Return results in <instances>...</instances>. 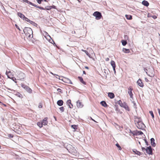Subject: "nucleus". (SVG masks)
Listing matches in <instances>:
<instances>
[{
  "instance_id": "nucleus-60",
  "label": "nucleus",
  "mask_w": 160,
  "mask_h": 160,
  "mask_svg": "<svg viewBox=\"0 0 160 160\" xmlns=\"http://www.w3.org/2000/svg\"><path fill=\"white\" fill-rule=\"evenodd\" d=\"M38 107L39 108H42V106L41 105H39Z\"/></svg>"
},
{
  "instance_id": "nucleus-49",
  "label": "nucleus",
  "mask_w": 160,
  "mask_h": 160,
  "mask_svg": "<svg viewBox=\"0 0 160 160\" xmlns=\"http://www.w3.org/2000/svg\"><path fill=\"white\" fill-rule=\"evenodd\" d=\"M124 38L125 39H128V36H127V35H124Z\"/></svg>"
},
{
  "instance_id": "nucleus-26",
  "label": "nucleus",
  "mask_w": 160,
  "mask_h": 160,
  "mask_svg": "<svg viewBox=\"0 0 160 160\" xmlns=\"http://www.w3.org/2000/svg\"><path fill=\"white\" fill-rule=\"evenodd\" d=\"M121 42H122V45L124 46L126 45L127 43V42L126 40H122Z\"/></svg>"
},
{
  "instance_id": "nucleus-37",
  "label": "nucleus",
  "mask_w": 160,
  "mask_h": 160,
  "mask_svg": "<svg viewBox=\"0 0 160 160\" xmlns=\"http://www.w3.org/2000/svg\"><path fill=\"white\" fill-rule=\"evenodd\" d=\"M130 132L132 134L134 135H137V134L136 133H135V132H132V131L131 130H130Z\"/></svg>"
},
{
  "instance_id": "nucleus-43",
  "label": "nucleus",
  "mask_w": 160,
  "mask_h": 160,
  "mask_svg": "<svg viewBox=\"0 0 160 160\" xmlns=\"http://www.w3.org/2000/svg\"><path fill=\"white\" fill-rule=\"evenodd\" d=\"M69 107L70 108H73V105L71 103V105H69Z\"/></svg>"
},
{
  "instance_id": "nucleus-32",
  "label": "nucleus",
  "mask_w": 160,
  "mask_h": 160,
  "mask_svg": "<svg viewBox=\"0 0 160 160\" xmlns=\"http://www.w3.org/2000/svg\"><path fill=\"white\" fill-rule=\"evenodd\" d=\"M149 113L151 115L152 118H154V115L153 114V112L152 111H149Z\"/></svg>"
},
{
  "instance_id": "nucleus-13",
  "label": "nucleus",
  "mask_w": 160,
  "mask_h": 160,
  "mask_svg": "<svg viewBox=\"0 0 160 160\" xmlns=\"http://www.w3.org/2000/svg\"><path fill=\"white\" fill-rule=\"evenodd\" d=\"M64 81H63L65 82L68 83V84H72V83L70 80L69 79L64 78Z\"/></svg>"
},
{
  "instance_id": "nucleus-21",
  "label": "nucleus",
  "mask_w": 160,
  "mask_h": 160,
  "mask_svg": "<svg viewBox=\"0 0 160 160\" xmlns=\"http://www.w3.org/2000/svg\"><path fill=\"white\" fill-rule=\"evenodd\" d=\"M100 104L102 106L104 107H107L108 106L107 104L105 101H101L100 102Z\"/></svg>"
},
{
  "instance_id": "nucleus-52",
  "label": "nucleus",
  "mask_w": 160,
  "mask_h": 160,
  "mask_svg": "<svg viewBox=\"0 0 160 160\" xmlns=\"http://www.w3.org/2000/svg\"><path fill=\"white\" fill-rule=\"evenodd\" d=\"M33 6L37 8H38V7L39 6L35 4H34Z\"/></svg>"
},
{
  "instance_id": "nucleus-27",
  "label": "nucleus",
  "mask_w": 160,
  "mask_h": 160,
  "mask_svg": "<svg viewBox=\"0 0 160 160\" xmlns=\"http://www.w3.org/2000/svg\"><path fill=\"white\" fill-rule=\"evenodd\" d=\"M16 94H17L16 95V96H17L18 97H19L20 98H22V94H21V93H20L19 92L16 93Z\"/></svg>"
},
{
  "instance_id": "nucleus-22",
  "label": "nucleus",
  "mask_w": 160,
  "mask_h": 160,
  "mask_svg": "<svg viewBox=\"0 0 160 160\" xmlns=\"http://www.w3.org/2000/svg\"><path fill=\"white\" fill-rule=\"evenodd\" d=\"M111 64L113 68H115L116 65L115 62L114 61L112 60L111 61Z\"/></svg>"
},
{
  "instance_id": "nucleus-1",
  "label": "nucleus",
  "mask_w": 160,
  "mask_h": 160,
  "mask_svg": "<svg viewBox=\"0 0 160 160\" xmlns=\"http://www.w3.org/2000/svg\"><path fill=\"white\" fill-rule=\"evenodd\" d=\"M23 31L26 36H28L29 38H33V32L31 28L26 27H25L23 29Z\"/></svg>"
},
{
  "instance_id": "nucleus-8",
  "label": "nucleus",
  "mask_w": 160,
  "mask_h": 160,
  "mask_svg": "<svg viewBox=\"0 0 160 160\" xmlns=\"http://www.w3.org/2000/svg\"><path fill=\"white\" fill-rule=\"evenodd\" d=\"M132 88L131 87H129L128 88V93L129 94L130 97L131 98H132L133 94L132 92Z\"/></svg>"
},
{
  "instance_id": "nucleus-20",
  "label": "nucleus",
  "mask_w": 160,
  "mask_h": 160,
  "mask_svg": "<svg viewBox=\"0 0 160 160\" xmlns=\"http://www.w3.org/2000/svg\"><path fill=\"white\" fill-rule=\"evenodd\" d=\"M78 78L81 83L84 85L86 84V82L83 81V79L82 77L79 76L78 77Z\"/></svg>"
},
{
  "instance_id": "nucleus-53",
  "label": "nucleus",
  "mask_w": 160,
  "mask_h": 160,
  "mask_svg": "<svg viewBox=\"0 0 160 160\" xmlns=\"http://www.w3.org/2000/svg\"><path fill=\"white\" fill-rule=\"evenodd\" d=\"M7 89L8 90H10V91H12L13 92V90L9 88H7Z\"/></svg>"
},
{
  "instance_id": "nucleus-55",
  "label": "nucleus",
  "mask_w": 160,
  "mask_h": 160,
  "mask_svg": "<svg viewBox=\"0 0 160 160\" xmlns=\"http://www.w3.org/2000/svg\"><path fill=\"white\" fill-rule=\"evenodd\" d=\"M23 2H26L27 3H28V0H23Z\"/></svg>"
},
{
  "instance_id": "nucleus-34",
  "label": "nucleus",
  "mask_w": 160,
  "mask_h": 160,
  "mask_svg": "<svg viewBox=\"0 0 160 160\" xmlns=\"http://www.w3.org/2000/svg\"><path fill=\"white\" fill-rule=\"evenodd\" d=\"M59 109L62 112H63L64 110V108L63 107H60L59 108Z\"/></svg>"
},
{
  "instance_id": "nucleus-24",
  "label": "nucleus",
  "mask_w": 160,
  "mask_h": 160,
  "mask_svg": "<svg viewBox=\"0 0 160 160\" xmlns=\"http://www.w3.org/2000/svg\"><path fill=\"white\" fill-rule=\"evenodd\" d=\"M122 51L126 53H129L130 52V50L129 49H126V48H123L122 49Z\"/></svg>"
},
{
  "instance_id": "nucleus-17",
  "label": "nucleus",
  "mask_w": 160,
  "mask_h": 160,
  "mask_svg": "<svg viewBox=\"0 0 160 160\" xmlns=\"http://www.w3.org/2000/svg\"><path fill=\"white\" fill-rule=\"evenodd\" d=\"M18 16L20 17L23 20L24 19L25 17V16L23 14L20 12H18Z\"/></svg>"
},
{
  "instance_id": "nucleus-10",
  "label": "nucleus",
  "mask_w": 160,
  "mask_h": 160,
  "mask_svg": "<svg viewBox=\"0 0 160 160\" xmlns=\"http://www.w3.org/2000/svg\"><path fill=\"white\" fill-rule=\"evenodd\" d=\"M137 83L138 85H139L140 87L142 88L143 87L144 85L141 79H139L137 81Z\"/></svg>"
},
{
  "instance_id": "nucleus-50",
  "label": "nucleus",
  "mask_w": 160,
  "mask_h": 160,
  "mask_svg": "<svg viewBox=\"0 0 160 160\" xmlns=\"http://www.w3.org/2000/svg\"><path fill=\"white\" fill-rule=\"evenodd\" d=\"M13 93L15 95H16L17 94H16V93H18V92H17L16 91H15V90H13Z\"/></svg>"
},
{
  "instance_id": "nucleus-61",
  "label": "nucleus",
  "mask_w": 160,
  "mask_h": 160,
  "mask_svg": "<svg viewBox=\"0 0 160 160\" xmlns=\"http://www.w3.org/2000/svg\"><path fill=\"white\" fill-rule=\"evenodd\" d=\"M113 70L114 71V73H116V71H115V68H113Z\"/></svg>"
},
{
  "instance_id": "nucleus-57",
  "label": "nucleus",
  "mask_w": 160,
  "mask_h": 160,
  "mask_svg": "<svg viewBox=\"0 0 160 160\" xmlns=\"http://www.w3.org/2000/svg\"><path fill=\"white\" fill-rule=\"evenodd\" d=\"M109 58H106V59H105V60L106 61H108L109 60Z\"/></svg>"
},
{
  "instance_id": "nucleus-28",
  "label": "nucleus",
  "mask_w": 160,
  "mask_h": 160,
  "mask_svg": "<svg viewBox=\"0 0 160 160\" xmlns=\"http://www.w3.org/2000/svg\"><path fill=\"white\" fill-rule=\"evenodd\" d=\"M44 8L47 10H49L52 8V7L51 6H47Z\"/></svg>"
},
{
  "instance_id": "nucleus-9",
  "label": "nucleus",
  "mask_w": 160,
  "mask_h": 160,
  "mask_svg": "<svg viewBox=\"0 0 160 160\" xmlns=\"http://www.w3.org/2000/svg\"><path fill=\"white\" fill-rule=\"evenodd\" d=\"M76 102L77 107L78 108H81L83 107V105L82 104V103L81 102H80L79 100L78 101Z\"/></svg>"
},
{
  "instance_id": "nucleus-56",
  "label": "nucleus",
  "mask_w": 160,
  "mask_h": 160,
  "mask_svg": "<svg viewBox=\"0 0 160 160\" xmlns=\"http://www.w3.org/2000/svg\"><path fill=\"white\" fill-rule=\"evenodd\" d=\"M158 113H159V115L160 116V109L159 108H158Z\"/></svg>"
},
{
  "instance_id": "nucleus-15",
  "label": "nucleus",
  "mask_w": 160,
  "mask_h": 160,
  "mask_svg": "<svg viewBox=\"0 0 160 160\" xmlns=\"http://www.w3.org/2000/svg\"><path fill=\"white\" fill-rule=\"evenodd\" d=\"M155 140L154 138H152L150 139V142H151V144L152 145V146L153 147H154L156 146V143H155L154 142Z\"/></svg>"
},
{
  "instance_id": "nucleus-45",
  "label": "nucleus",
  "mask_w": 160,
  "mask_h": 160,
  "mask_svg": "<svg viewBox=\"0 0 160 160\" xmlns=\"http://www.w3.org/2000/svg\"><path fill=\"white\" fill-rule=\"evenodd\" d=\"M152 15L151 14L148 13V18L152 17Z\"/></svg>"
},
{
  "instance_id": "nucleus-42",
  "label": "nucleus",
  "mask_w": 160,
  "mask_h": 160,
  "mask_svg": "<svg viewBox=\"0 0 160 160\" xmlns=\"http://www.w3.org/2000/svg\"><path fill=\"white\" fill-rule=\"evenodd\" d=\"M57 90L58 92H59L62 93V90L60 88H58Z\"/></svg>"
},
{
  "instance_id": "nucleus-11",
  "label": "nucleus",
  "mask_w": 160,
  "mask_h": 160,
  "mask_svg": "<svg viewBox=\"0 0 160 160\" xmlns=\"http://www.w3.org/2000/svg\"><path fill=\"white\" fill-rule=\"evenodd\" d=\"M132 151L133 152L135 153V154H136L140 156L143 154V153L139 151H138L136 149H133L132 150Z\"/></svg>"
},
{
  "instance_id": "nucleus-38",
  "label": "nucleus",
  "mask_w": 160,
  "mask_h": 160,
  "mask_svg": "<svg viewBox=\"0 0 160 160\" xmlns=\"http://www.w3.org/2000/svg\"><path fill=\"white\" fill-rule=\"evenodd\" d=\"M144 140L145 141V142L146 143V145L147 146H148V141H147V140L146 139H144Z\"/></svg>"
},
{
  "instance_id": "nucleus-16",
  "label": "nucleus",
  "mask_w": 160,
  "mask_h": 160,
  "mask_svg": "<svg viewBox=\"0 0 160 160\" xmlns=\"http://www.w3.org/2000/svg\"><path fill=\"white\" fill-rule=\"evenodd\" d=\"M108 96L111 99L114 98L115 97L114 94L112 92H108Z\"/></svg>"
},
{
  "instance_id": "nucleus-7",
  "label": "nucleus",
  "mask_w": 160,
  "mask_h": 160,
  "mask_svg": "<svg viewBox=\"0 0 160 160\" xmlns=\"http://www.w3.org/2000/svg\"><path fill=\"white\" fill-rule=\"evenodd\" d=\"M146 151V152L149 154L152 155V149L150 146L147 147Z\"/></svg>"
},
{
  "instance_id": "nucleus-47",
  "label": "nucleus",
  "mask_w": 160,
  "mask_h": 160,
  "mask_svg": "<svg viewBox=\"0 0 160 160\" xmlns=\"http://www.w3.org/2000/svg\"><path fill=\"white\" fill-rule=\"evenodd\" d=\"M15 26L16 27V28L19 30V31H21V30L19 28L17 24H15Z\"/></svg>"
},
{
  "instance_id": "nucleus-59",
  "label": "nucleus",
  "mask_w": 160,
  "mask_h": 160,
  "mask_svg": "<svg viewBox=\"0 0 160 160\" xmlns=\"http://www.w3.org/2000/svg\"><path fill=\"white\" fill-rule=\"evenodd\" d=\"M32 25H33L34 26H36V25H37V24L35 23V22H34V23H33Z\"/></svg>"
},
{
  "instance_id": "nucleus-19",
  "label": "nucleus",
  "mask_w": 160,
  "mask_h": 160,
  "mask_svg": "<svg viewBox=\"0 0 160 160\" xmlns=\"http://www.w3.org/2000/svg\"><path fill=\"white\" fill-rule=\"evenodd\" d=\"M142 3L143 5L146 7L148 6L149 5V3L148 2L145 0L143 1H142Z\"/></svg>"
},
{
  "instance_id": "nucleus-54",
  "label": "nucleus",
  "mask_w": 160,
  "mask_h": 160,
  "mask_svg": "<svg viewBox=\"0 0 160 160\" xmlns=\"http://www.w3.org/2000/svg\"><path fill=\"white\" fill-rule=\"evenodd\" d=\"M34 22H33V21L31 20L29 23L32 24L33 23H34Z\"/></svg>"
},
{
  "instance_id": "nucleus-48",
  "label": "nucleus",
  "mask_w": 160,
  "mask_h": 160,
  "mask_svg": "<svg viewBox=\"0 0 160 160\" xmlns=\"http://www.w3.org/2000/svg\"><path fill=\"white\" fill-rule=\"evenodd\" d=\"M152 18L154 19H155L157 18V17L155 15H152Z\"/></svg>"
},
{
  "instance_id": "nucleus-63",
  "label": "nucleus",
  "mask_w": 160,
  "mask_h": 160,
  "mask_svg": "<svg viewBox=\"0 0 160 160\" xmlns=\"http://www.w3.org/2000/svg\"><path fill=\"white\" fill-rule=\"evenodd\" d=\"M83 73L84 74H86V72L85 71H83Z\"/></svg>"
},
{
  "instance_id": "nucleus-12",
  "label": "nucleus",
  "mask_w": 160,
  "mask_h": 160,
  "mask_svg": "<svg viewBox=\"0 0 160 160\" xmlns=\"http://www.w3.org/2000/svg\"><path fill=\"white\" fill-rule=\"evenodd\" d=\"M48 118L46 117L45 118L42 120V122L43 125H46L48 123V122L47 121Z\"/></svg>"
},
{
  "instance_id": "nucleus-41",
  "label": "nucleus",
  "mask_w": 160,
  "mask_h": 160,
  "mask_svg": "<svg viewBox=\"0 0 160 160\" xmlns=\"http://www.w3.org/2000/svg\"><path fill=\"white\" fill-rule=\"evenodd\" d=\"M8 136L9 138H12L13 137V135L11 134H9Z\"/></svg>"
},
{
  "instance_id": "nucleus-18",
  "label": "nucleus",
  "mask_w": 160,
  "mask_h": 160,
  "mask_svg": "<svg viewBox=\"0 0 160 160\" xmlns=\"http://www.w3.org/2000/svg\"><path fill=\"white\" fill-rule=\"evenodd\" d=\"M63 103V102L62 100H60L58 101L57 104L59 106H62Z\"/></svg>"
},
{
  "instance_id": "nucleus-25",
  "label": "nucleus",
  "mask_w": 160,
  "mask_h": 160,
  "mask_svg": "<svg viewBox=\"0 0 160 160\" xmlns=\"http://www.w3.org/2000/svg\"><path fill=\"white\" fill-rule=\"evenodd\" d=\"M37 125L40 128H41L42 127L43 124L42 122H38L37 123Z\"/></svg>"
},
{
  "instance_id": "nucleus-2",
  "label": "nucleus",
  "mask_w": 160,
  "mask_h": 160,
  "mask_svg": "<svg viewBox=\"0 0 160 160\" xmlns=\"http://www.w3.org/2000/svg\"><path fill=\"white\" fill-rule=\"evenodd\" d=\"M118 104L122 107L123 108L126 110L129 111L130 109L129 107L128 106L127 103L125 102L122 103V102L121 100H119L118 101Z\"/></svg>"
},
{
  "instance_id": "nucleus-35",
  "label": "nucleus",
  "mask_w": 160,
  "mask_h": 160,
  "mask_svg": "<svg viewBox=\"0 0 160 160\" xmlns=\"http://www.w3.org/2000/svg\"><path fill=\"white\" fill-rule=\"evenodd\" d=\"M24 20H25V21H27L29 23L31 21V20H29V19H28V18H27L26 17H25Z\"/></svg>"
},
{
  "instance_id": "nucleus-23",
  "label": "nucleus",
  "mask_w": 160,
  "mask_h": 160,
  "mask_svg": "<svg viewBox=\"0 0 160 160\" xmlns=\"http://www.w3.org/2000/svg\"><path fill=\"white\" fill-rule=\"evenodd\" d=\"M125 17L127 19L131 20L132 18V17L131 15H126Z\"/></svg>"
},
{
  "instance_id": "nucleus-39",
  "label": "nucleus",
  "mask_w": 160,
  "mask_h": 160,
  "mask_svg": "<svg viewBox=\"0 0 160 160\" xmlns=\"http://www.w3.org/2000/svg\"><path fill=\"white\" fill-rule=\"evenodd\" d=\"M39 4H41L43 0H36Z\"/></svg>"
},
{
  "instance_id": "nucleus-5",
  "label": "nucleus",
  "mask_w": 160,
  "mask_h": 160,
  "mask_svg": "<svg viewBox=\"0 0 160 160\" xmlns=\"http://www.w3.org/2000/svg\"><path fill=\"white\" fill-rule=\"evenodd\" d=\"M21 86L22 88L25 89L28 92L30 93H32V90L28 86L25 85L24 84H22Z\"/></svg>"
},
{
  "instance_id": "nucleus-33",
  "label": "nucleus",
  "mask_w": 160,
  "mask_h": 160,
  "mask_svg": "<svg viewBox=\"0 0 160 160\" xmlns=\"http://www.w3.org/2000/svg\"><path fill=\"white\" fill-rule=\"evenodd\" d=\"M116 146L119 148V150H121V148L118 143L116 144Z\"/></svg>"
},
{
  "instance_id": "nucleus-40",
  "label": "nucleus",
  "mask_w": 160,
  "mask_h": 160,
  "mask_svg": "<svg viewBox=\"0 0 160 160\" xmlns=\"http://www.w3.org/2000/svg\"><path fill=\"white\" fill-rule=\"evenodd\" d=\"M12 79L14 81L15 83H16V79L15 78H12Z\"/></svg>"
},
{
  "instance_id": "nucleus-4",
  "label": "nucleus",
  "mask_w": 160,
  "mask_h": 160,
  "mask_svg": "<svg viewBox=\"0 0 160 160\" xmlns=\"http://www.w3.org/2000/svg\"><path fill=\"white\" fill-rule=\"evenodd\" d=\"M149 71L150 70L151 71V72L149 73L148 72V70L147 68H144V70L145 72H146V74L149 76H150L151 77H154V73H153V69L149 68L148 69Z\"/></svg>"
},
{
  "instance_id": "nucleus-46",
  "label": "nucleus",
  "mask_w": 160,
  "mask_h": 160,
  "mask_svg": "<svg viewBox=\"0 0 160 160\" xmlns=\"http://www.w3.org/2000/svg\"><path fill=\"white\" fill-rule=\"evenodd\" d=\"M28 3L29 4H30L32 6H33V5L34 4L32 3V2H29V1H28Z\"/></svg>"
},
{
  "instance_id": "nucleus-6",
  "label": "nucleus",
  "mask_w": 160,
  "mask_h": 160,
  "mask_svg": "<svg viewBox=\"0 0 160 160\" xmlns=\"http://www.w3.org/2000/svg\"><path fill=\"white\" fill-rule=\"evenodd\" d=\"M137 127L139 129L143 130L145 127V125L142 122H140L139 123L136 124Z\"/></svg>"
},
{
  "instance_id": "nucleus-44",
  "label": "nucleus",
  "mask_w": 160,
  "mask_h": 160,
  "mask_svg": "<svg viewBox=\"0 0 160 160\" xmlns=\"http://www.w3.org/2000/svg\"><path fill=\"white\" fill-rule=\"evenodd\" d=\"M38 8H39L42 10H45V9L44 8H43L42 7H40V6H39Z\"/></svg>"
},
{
  "instance_id": "nucleus-36",
  "label": "nucleus",
  "mask_w": 160,
  "mask_h": 160,
  "mask_svg": "<svg viewBox=\"0 0 160 160\" xmlns=\"http://www.w3.org/2000/svg\"><path fill=\"white\" fill-rule=\"evenodd\" d=\"M67 104L68 105V106H69V105H70V104H71V100L70 99L68 100L67 102Z\"/></svg>"
},
{
  "instance_id": "nucleus-29",
  "label": "nucleus",
  "mask_w": 160,
  "mask_h": 160,
  "mask_svg": "<svg viewBox=\"0 0 160 160\" xmlns=\"http://www.w3.org/2000/svg\"><path fill=\"white\" fill-rule=\"evenodd\" d=\"M71 127L75 130L77 129L78 126L76 125H73L71 126Z\"/></svg>"
},
{
  "instance_id": "nucleus-3",
  "label": "nucleus",
  "mask_w": 160,
  "mask_h": 160,
  "mask_svg": "<svg viewBox=\"0 0 160 160\" xmlns=\"http://www.w3.org/2000/svg\"><path fill=\"white\" fill-rule=\"evenodd\" d=\"M93 15L95 17V19L97 20L100 19L102 17L101 12L98 11L94 12L93 14Z\"/></svg>"
},
{
  "instance_id": "nucleus-58",
  "label": "nucleus",
  "mask_w": 160,
  "mask_h": 160,
  "mask_svg": "<svg viewBox=\"0 0 160 160\" xmlns=\"http://www.w3.org/2000/svg\"><path fill=\"white\" fill-rule=\"evenodd\" d=\"M51 7H52V8H54V9L56 8V6H55L53 5L52 6H51Z\"/></svg>"
},
{
  "instance_id": "nucleus-31",
  "label": "nucleus",
  "mask_w": 160,
  "mask_h": 160,
  "mask_svg": "<svg viewBox=\"0 0 160 160\" xmlns=\"http://www.w3.org/2000/svg\"><path fill=\"white\" fill-rule=\"evenodd\" d=\"M84 52L90 58H91V57L90 56V54H89V53L87 51H84Z\"/></svg>"
},
{
  "instance_id": "nucleus-30",
  "label": "nucleus",
  "mask_w": 160,
  "mask_h": 160,
  "mask_svg": "<svg viewBox=\"0 0 160 160\" xmlns=\"http://www.w3.org/2000/svg\"><path fill=\"white\" fill-rule=\"evenodd\" d=\"M136 134H138L139 135H142L143 134V133L141 131H137V133Z\"/></svg>"
},
{
  "instance_id": "nucleus-14",
  "label": "nucleus",
  "mask_w": 160,
  "mask_h": 160,
  "mask_svg": "<svg viewBox=\"0 0 160 160\" xmlns=\"http://www.w3.org/2000/svg\"><path fill=\"white\" fill-rule=\"evenodd\" d=\"M142 122V119L141 118H136L135 119V124H136L139 123L140 122Z\"/></svg>"
},
{
  "instance_id": "nucleus-51",
  "label": "nucleus",
  "mask_w": 160,
  "mask_h": 160,
  "mask_svg": "<svg viewBox=\"0 0 160 160\" xmlns=\"http://www.w3.org/2000/svg\"><path fill=\"white\" fill-rule=\"evenodd\" d=\"M146 149H145V148L144 147L142 148V150L143 152H144L145 150H146Z\"/></svg>"
},
{
  "instance_id": "nucleus-62",
  "label": "nucleus",
  "mask_w": 160,
  "mask_h": 160,
  "mask_svg": "<svg viewBox=\"0 0 160 160\" xmlns=\"http://www.w3.org/2000/svg\"><path fill=\"white\" fill-rule=\"evenodd\" d=\"M85 68L87 69H89L88 67H87V66H85Z\"/></svg>"
},
{
  "instance_id": "nucleus-64",
  "label": "nucleus",
  "mask_w": 160,
  "mask_h": 160,
  "mask_svg": "<svg viewBox=\"0 0 160 160\" xmlns=\"http://www.w3.org/2000/svg\"><path fill=\"white\" fill-rule=\"evenodd\" d=\"M91 119L93 121H94V122H96L92 118H91Z\"/></svg>"
}]
</instances>
